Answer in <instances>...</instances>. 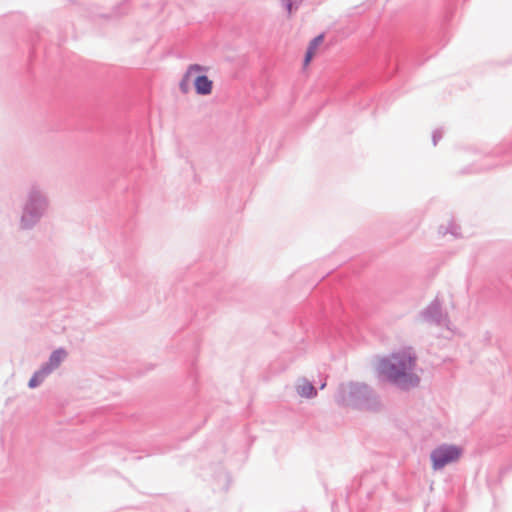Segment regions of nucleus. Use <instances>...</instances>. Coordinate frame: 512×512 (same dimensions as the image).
I'll return each mask as SVG.
<instances>
[{
	"label": "nucleus",
	"mask_w": 512,
	"mask_h": 512,
	"mask_svg": "<svg viewBox=\"0 0 512 512\" xmlns=\"http://www.w3.org/2000/svg\"><path fill=\"white\" fill-rule=\"evenodd\" d=\"M415 367L416 357L408 351H399L382 358L377 364V371L380 379L408 391L420 383Z\"/></svg>",
	"instance_id": "f257e3e1"
},
{
	"label": "nucleus",
	"mask_w": 512,
	"mask_h": 512,
	"mask_svg": "<svg viewBox=\"0 0 512 512\" xmlns=\"http://www.w3.org/2000/svg\"><path fill=\"white\" fill-rule=\"evenodd\" d=\"M335 401L341 406L374 412L382 407L380 396L364 382L350 381L339 384Z\"/></svg>",
	"instance_id": "f03ea898"
},
{
	"label": "nucleus",
	"mask_w": 512,
	"mask_h": 512,
	"mask_svg": "<svg viewBox=\"0 0 512 512\" xmlns=\"http://www.w3.org/2000/svg\"><path fill=\"white\" fill-rule=\"evenodd\" d=\"M49 207L50 200L46 189L37 182L31 183L21 206L19 228L24 231L34 229L48 213Z\"/></svg>",
	"instance_id": "7ed1b4c3"
},
{
	"label": "nucleus",
	"mask_w": 512,
	"mask_h": 512,
	"mask_svg": "<svg viewBox=\"0 0 512 512\" xmlns=\"http://www.w3.org/2000/svg\"><path fill=\"white\" fill-rule=\"evenodd\" d=\"M461 455V449L455 445L443 444L432 450L430 458L434 470H440L455 462Z\"/></svg>",
	"instance_id": "20e7f679"
},
{
	"label": "nucleus",
	"mask_w": 512,
	"mask_h": 512,
	"mask_svg": "<svg viewBox=\"0 0 512 512\" xmlns=\"http://www.w3.org/2000/svg\"><path fill=\"white\" fill-rule=\"evenodd\" d=\"M419 318L430 325L439 326L444 321V314L442 312L441 303L438 299L433 300L425 309H423Z\"/></svg>",
	"instance_id": "39448f33"
},
{
	"label": "nucleus",
	"mask_w": 512,
	"mask_h": 512,
	"mask_svg": "<svg viewBox=\"0 0 512 512\" xmlns=\"http://www.w3.org/2000/svg\"><path fill=\"white\" fill-rule=\"evenodd\" d=\"M195 92L198 95L206 96L211 94L213 82L206 75H198L193 79Z\"/></svg>",
	"instance_id": "423d86ee"
},
{
	"label": "nucleus",
	"mask_w": 512,
	"mask_h": 512,
	"mask_svg": "<svg viewBox=\"0 0 512 512\" xmlns=\"http://www.w3.org/2000/svg\"><path fill=\"white\" fill-rule=\"evenodd\" d=\"M296 391L299 396L307 399L314 398L317 395V390L314 385L305 378L297 381Z\"/></svg>",
	"instance_id": "0eeeda50"
},
{
	"label": "nucleus",
	"mask_w": 512,
	"mask_h": 512,
	"mask_svg": "<svg viewBox=\"0 0 512 512\" xmlns=\"http://www.w3.org/2000/svg\"><path fill=\"white\" fill-rule=\"evenodd\" d=\"M53 371L43 363L41 367L36 370L28 382L29 388L38 387Z\"/></svg>",
	"instance_id": "6e6552de"
},
{
	"label": "nucleus",
	"mask_w": 512,
	"mask_h": 512,
	"mask_svg": "<svg viewBox=\"0 0 512 512\" xmlns=\"http://www.w3.org/2000/svg\"><path fill=\"white\" fill-rule=\"evenodd\" d=\"M204 70H205V67H203L199 64L190 65L179 83V88H180L181 92L187 93L190 90L191 77L194 72H201Z\"/></svg>",
	"instance_id": "1a4fd4ad"
},
{
	"label": "nucleus",
	"mask_w": 512,
	"mask_h": 512,
	"mask_svg": "<svg viewBox=\"0 0 512 512\" xmlns=\"http://www.w3.org/2000/svg\"><path fill=\"white\" fill-rule=\"evenodd\" d=\"M67 357V352L64 348H58L54 350L50 356L47 362L45 364L52 370H56L61 363L65 360Z\"/></svg>",
	"instance_id": "9d476101"
},
{
	"label": "nucleus",
	"mask_w": 512,
	"mask_h": 512,
	"mask_svg": "<svg viewBox=\"0 0 512 512\" xmlns=\"http://www.w3.org/2000/svg\"><path fill=\"white\" fill-rule=\"evenodd\" d=\"M323 39H324V36L321 34V35H318L316 36L315 38H313L310 43H309V46L308 48L310 50H313L315 51L317 49V47L323 42Z\"/></svg>",
	"instance_id": "9b49d317"
},
{
	"label": "nucleus",
	"mask_w": 512,
	"mask_h": 512,
	"mask_svg": "<svg viewBox=\"0 0 512 512\" xmlns=\"http://www.w3.org/2000/svg\"><path fill=\"white\" fill-rule=\"evenodd\" d=\"M443 131L441 129H436L432 134V142L433 145L436 146L438 141L442 138Z\"/></svg>",
	"instance_id": "f8f14e48"
},
{
	"label": "nucleus",
	"mask_w": 512,
	"mask_h": 512,
	"mask_svg": "<svg viewBox=\"0 0 512 512\" xmlns=\"http://www.w3.org/2000/svg\"><path fill=\"white\" fill-rule=\"evenodd\" d=\"M285 8L289 14L293 12V10H296L298 8V5L296 2H293L292 0H286Z\"/></svg>",
	"instance_id": "ddd939ff"
},
{
	"label": "nucleus",
	"mask_w": 512,
	"mask_h": 512,
	"mask_svg": "<svg viewBox=\"0 0 512 512\" xmlns=\"http://www.w3.org/2000/svg\"><path fill=\"white\" fill-rule=\"evenodd\" d=\"M313 55H314V51L310 50L308 48L307 51H306V54H305L304 64H308L311 61Z\"/></svg>",
	"instance_id": "4468645a"
},
{
	"label": "nucleus",
	"mask_w": 512,
	"mask_h": 512,
	"mask_svg": "<svg viewBox=\"0 0 512 512\" xmlns=\"http://www.w3.org/2000/svg\"><path fill=\"white\" fill-rule=\"evenodd\" d=\"M326 386V383H322L320 389H323Z\"/></svg>",
	"instance_id": "2eb2a0df"
}]
</instances>
